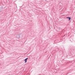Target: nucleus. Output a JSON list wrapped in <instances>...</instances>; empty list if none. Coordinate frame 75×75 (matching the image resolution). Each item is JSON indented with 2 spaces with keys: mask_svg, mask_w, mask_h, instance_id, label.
Segmentation results:
<instances>
[{
  "mask_svg": "<svg viewBox=\"0 0 75 75\" xmlns=\"http://www.w3.org/2000/svg\"><path fill=\"white\" fill-rule=\"evenodd\" d=\"M27 59H28V58H27L25 59L24 61H25V63H26V62H27Z\"/></svg>",
  "mask_w": 75,
  "mask_h": 75,
  "instance_id": "nucleus-1",
  "label": "nucleus"
},
{
  "mask_svg": "<svg viewBox=\"0 0 75 75\" xmlns=\"http://www.w3.org/2000/svg\"><path fill=\"white\" fill-rule=\"evenodd\" d=\"M67 18H68L69 21L71 20V17H67Z\"/></svg>",
  "mask_w": 75,
  "mask_h": 75,
  "instance_id": "nucleus-2",
  "label": "nucleus"
}]
</instances>
